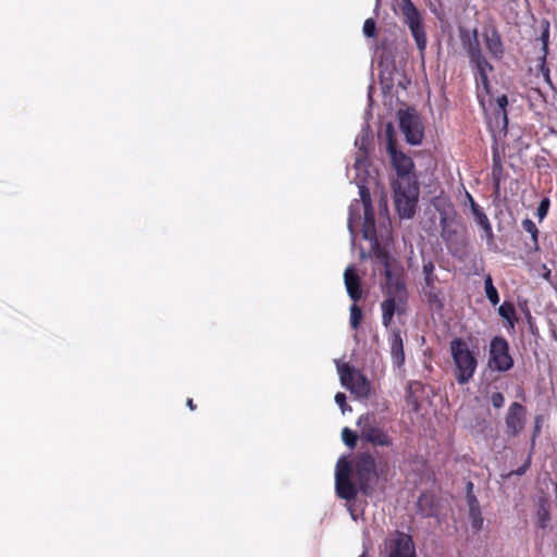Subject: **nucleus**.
Returning <instances> with one entry per match:
<instances>
[{"mask_svg": "<svg viewBox=\"0 0 557 557\" xmlns=\"http://www.w3.org/2000/svg\"><path fill=\"white\" fill-rule=\"evenodd\" d=\"M375 244L372 248L373 255L384 264L385 274V299L381 304L382 310V324L388 327L393 323L394 315H403L407 312L408 292L405 283L395 277L389 268L388 253L382 248L377 239L373 240Z\"/></svg>", "mask_w": 557, "mask_h": 557, "instance_id": "obj_1", "label": "nucleus"}, {"mask_svg": "<svg viewBox=\"0 0 557 557\" xmlns=\"http://www.w3.org/2000/svg\"><path fill=\"white\" fill-rule=\"evenodd\" d=\"M351 473L359 491L364 496H372L379 482H386L389 473V465L386 460H376L370 451L357 453L352 460Z\"/></svg>", "mask_w": 557, "mask_h": 557, "instance_id": "obj_2", "label": "nucleus"}, {"mask_svg": "<svg viewBox=\"0 0 557 557\" xmlns=\"http://www.w3.org/2000/svg\"><path fill=\"white\" fill-rule=\"evenodd\" d=\"M449 351L454 362L455 380L460 385L469 383L478 368V359L474 351L469 348L468 343L461 337L450 341Z\"/></svg>", "mask_w": 557, "mask_h": 557, "instance_id": "obj_3", "label": "nucleus"}, {"mask_svg": "<svg viewBox=\"0 0 557 557\" xmlns=\"http://www.w3.org/2000/svg\"><path fill=\"white\" fill-rule=\"evenodd\" d=\"M395 14L400 15L416 41L420 55L423 58L428 45L423 17L412 0H393Z\"/></svg>", "mask_w": 557, "mask_h": 557, "instance_id": "obj_4", "label": "nucleus"}, {"mask_svg": "<svg viewBox=\"0 0 557 557\" xmlns=\"http://www.w3.org/2000/svg\"><path fill=\"white\" fill-rule=\"evenodd\" d=\"M394 193V202L400 218L410 219L416 213V207L419 196L418 183H408L406 181H394L392 183Z\"/></svg>", "mask_w": 557, "mask_h": 557, "instance_id": "obj_5", "label": "nucleus"}, {"mask_svg": "<svg viewBox=\"0 0 557 557\" xmlns=\"http://www.w3.org/2000/svg\"><path fill=\"white\" fill-rule=\"evenodd\" d=\"M360 437L372 446L391 447L394 444L388 431L380 425L373 414H362L357 420Z\"/></svg>", "mask_w": 557, "mask_h": 557, "instance_id": "obj_6", "label": "nucleus"}, {"mask_svg": "<svg viewBox=\"0 0 557 557\" xmlns=\"http://www.w3.org/2000/svg\"><path fill=\"white\" fill-rule=\"evenodd\" d=\"M487 366L493 371L507 372L513 367L509 344L504 336L496 335L490 342Z\"/></svg>", "mask_w": 557, "mask_h": 557, "instance_id": "obj_7", "label": "nucleus"}, {"mask_svg": "<svg viewBox=\"0 0 557 557\" xmlns=\"http://www.w3.org/2000/svg\"><path fill=\"white\" fill-rule=\"evenodd\" d=\"M351 465L345 458H341L336 465L335 487L338 497L347 502L355 500L359 491L357 482L351 480Z\"/></svg>", "mask_w": 557, "mask_h": 557, "instance_id": "obj_8", "label": "nucleus"}, {"mask_svg": "<svg viewBox=\"0 0 557 557\" xmlns=\"http://www.w3.org/2000/svg\"><path fill=\"white\" fill-rule=\"evenodd\" d=\"M341 383L352 394L360 398H367L370 395V383L367 377L354 367L345 363L339 369Z\"/></svg>", "mask_w": 557, "mask_h": 557, "instance_id": "obj_9", "label": "nucleus"}, {"mask_svg": "<svg viewBox=\"0 0 557 557\" xmlns=\"http://www.w3.org/2000/svg\"><path fill=\"white\" fill-rule=\"evenodd\" d=\"M387 149L391 156L392 164L397 173L395 181H406L408 183H417L416 176L412 175L413 161L410 157L396 149L392 139L388 140Z\"/></svg>", "mask_w": 557, "mask_h": 557, "instance_id": "obj_10", "label": "nucleus"}, {"mask_svg": "<svg viewBox=\"0 0 557 557\" xmlns=\"http://www.w3.org/2000/svg\"><path fill=\"white\" fill-rule=\"evenodd\" d=\"M399 127L411 145H419L423 138V128L418 115L409 110L399 112Z\"/></svg>", "mask_w": 557, "mask_h": 557, "instance_id": "obj_11", "label": "nucleus"}, {"mask_svg": "<svg viewBox=\"0 0 557 557\" xmlns=\"http://www.w3.org/2000/svg\"><path fill=\"white\" fill-rule=\"evenodd\" d=\"M525 422V407L520 403H512L507 411L505 423L507 428V433L510 436H517L521 433L524 428Z\"/></svg>", "mask_w": 557, "mask_h": 557, "instance_id": "obj_12", "label": "nucleus"}, {"mask_svg": "<svg viewBox=\"0 0 557 557\" xmlns=\"http://www.w3.org/2000/svg\"><path fill=\"white\" fill-rule=\"evenodd\" d=\"M388 557H416L411 536L401 532L398 533L388 546Z\"/></svg>", "mask_w": 557, "mask_h": 557, "instance_id": "obj_13", "label": "nucleus"}, {"mask_svg": "<svg viewBox=\"0 0 557 557\" xmlns=\"http://www.w3.org/2000/svg\"><path fill=\"white\" fill-rule=\"evenodd\" d=\"M441 236L445 242L448 250L455 253V250L461 245L460 234L458 231V224L447 218L441 219Z\"/></svg>", "mask_w": 557, "mask_h": 557, "instance_id": "obj_14", "label": "nucleus"}, {"mask_svg": "<svg viewBox=\"0 0 557 557\" xmlns=\"http://www.w3.org/2000/svg\"><path fill=\"white\" fill-rule=\"evenodd\" d=\"M387 329H391L388 333L391 358L393 364L397 368H400L405 363L404 341L401 337V332L399 329H392L391 325Z\"/></svg>", "mask_w": 557, "mask_h": 557, "instance_id": "obj_15", "label": "nucleus"}, {"mask_svg": "<svg viewBox=\"0 0 557 557\" xmlns=\"http://www.w3.org/2000/svg\"><path fill=\"white\" fill-rule=\"evenodd\" d=\"M344 281L349 297L357 302L362 297L361 281L355 265H349L344 272Z\"/></svg>", "mask_w": 557, "mask_h": 557, "instance_id": "obj_16", "label": "nucleus"}, {"mask_svg": "<svg viewBox=\"0 0 557 557\" xmlns=\"http://www.w3.org/2000/svg\"><path fill=\"white\" fill-rule=\"evenodd\" d=\"M466 52L469 57L470 65L482 64L487 62L486 58L482 52V48L479 40L478 29L473 30L472 37H468L467 41L463 40Z\"/></svg>", "mask_w": 557, "mask_h": 557, "instance_id": "obj_17", "label": "nucleus"}, {"mask_svg": "<svg viewBox=\"0 0 557 557\" xmlns=\"http://www.w3.org/2000/svg\"><path fill=\"white\" fill-rule=\"evenodd\" d=\"M467 197L470 201L471 212L476 223L484 231L487 240H492L494 238V234L487 215L484 213L482 208L474 201L473 197L469 193H467Z\"/></svg>", "mask_w": 557, "mask_h": 557, "instance_id": "obj_18", "label": "nucleus"}, {"mask_svg": "<svg viewBox=\"0 0 557 557\" xmlns=\"http://www.w3.org/2000/svg\"><path fill=\"white\" fill-rule=\"evenodd\" d=\"M484 42L492 58L500 60L504 57V44L497 29L494 28L490 33L484 34Z\"/></svg>", "mask_w": 557, "mask_h": 557, "instance_id": "obj_19", "label": "nucleus"}, {"mask_svg": "<svg viewBox=\"0 0 557 557\" xmlns=\"http://www.w3.org/2000/svg\"><path fill=\"white\" fill-rule=\"evenodd\" d=\"M471 67L474 73L478 92L483 90L484 92L490 94L488 73L494 70L493 65L487 61L482 64L472 65Z\"/></svg>", "mask_w": 557, "mask_h": 557, "instance_id": "obj_20", "label": "nucleus"}, {"mask_svg": "<svg viewBox=\"0 0 557 557\" xmlns=\"http://www.w3.org/2000/svg\"><path fill=\"white\" fill-rule=\"evenodd\" d=\"M497 311H498V314L504 320H506L505 327L507 329V331L515 330V326H516V324L518 322V317H517V312H516V308H515L513 304L510 302V301H504L498 307Z\"/></svg>", "mask_w": 557, "mask_h": 557, "instance_id": "obj_21", "label": "nucleus"}, {"mask_svg": "<svg viewBox=\"0 0 557 557\" xmlns=\"http://www.w3.org/2000/svg\"><path fill=\"white\" fill-rule=\"evenodd\" d=\"M525 98L529 102V107L531 110L536 113H542V111L546 107V97L539 88H530L527 90Z\"/></svg>", "mask_w": 557, "mask_h": 557, "instance_id": "obj_22", "label": "nucleus"}, {"mask_svg": "<svg viewBox=\"0 0 557 557\" xmlns=\"http://www.w3.org/2000/svg\"><path fill=\"white\" fill-rule=\"evenodd\" d=\"M550 521L549 505L545 497H541L537 502V508L535 512V525L539 529H546Z\"/></svg>", "mask_w": 557, "mask_h": 557, "instance_id": "obj_23", "label": "nucleus"}, {"mask_svg": "<svg viewBox=\"0 0 557 557\" xmlns=\"http://www.w3.org/2000/svg\"><path fill=\"white\" fill-rule=\"evenodd\" d=\"M418 511L423 517H434L436 515L435 499L430 494H421L417 502Z\"/></svg>", "mask_w": 557, "mask_h": 557, "instance_id": "obj_24", "label": "nucleus"}, {"mask_svg": "<svg viewBox=\"0 0 557 557\" xmlns=\"http://www.w3.org/2000/svg\"><path fill=\"white\" fill-rule=\"evenodd\" d=\"M364 219L362 233L363 238L367 240H376V230H375V218L373 208L368 210H363Z\"/></svg>", "mask_w": 557, "mask_h": 557, "instance_id": "obj_25", "label": "nucleus"}, {"mask_svg": "<svg viewBox=\"0 0 557 557\" xmlns=\"http://www.w3.org/2000/svg\"><path fill=\"white\" fill-rule=\"evenodd\" d=\"M503 161L497 147L493 148L492 153V178L496 188L499 187L503 175Z\"/></svg>", "mask_w": 557, "mask_h": 557, "instance_id": "obj_26", "label": "nucleus"}, {"mask_svg": "<svg viewBox=\"0 0 557 557\" xmlns=\"http://www.w3.org/2000/svg\"><path fill=\"white\" fill-rule=\"evenodd\" d=\"M468 504H469V516L472 521V527L475 530H479L482 528V524H483V518L481 515L479 503H478L476 498L473 495H471V496H468Z\"/></svg>", "mask_w": 557, "mask_h": 557, "instance_id": "obj_27", "label": "nucleus"}, {"mask_svg": "<svg viewBox=\"0 0 557 557\" xmlns=\"http://www.w3.org/2000/svg\"><path fill=\"white\" fill-rule=\"evenodd\" d=\"M422 271L424 274V283L425 286L430 289L435 288V283L437 282V275L435 274V265L433 261H428L423 263Z\"/></svg>", "mask_w": 557, "mask_h": 557, "instance_id": "obj_28", "label": "nucleus"}, {"mask_svg": "<svg viewBox=\"0 0 557 557\" xmlns=\"http://www.w3.org/2000/svg\"><path fill=\"white\" fill-rule=\"evenodd\" d=\"M484 290L491 305L496 306L499 302V295L497 288L493 284V278L490 274L484 277Z\"/></svg>", "mask_w": 557, "mask_h": 557, "instance_id": "obj_29", "label": "nucleus"}, {"mask_svg": "<svg viewBox=\"0 0 557 557\" xmlns=\"http://www.w3.org/2000/svg\"><path fill=\"white\" fill-rule=\"evenodd\" d=\"M521 225H522L523 231H525L527 233H529L531 235L532 248L534 250H537L539 249V230H537L535 223L531 219H524V220H522Z\"/></svg>", "mask_w": 557, "mask_h": 557, "instance_id": "obj_30", "label": "nucleus"}, {"mask_svg": "<svg viewBox=\"0 0 557 557\" xmlns=\"http://www.w3.org/2000/svg\"><path fill=\"white\" fill-rule=\"evenodd\" d=\"M362 320V311L360 307L354 302L350 306V326L354 330H357L361 323Z\"/></svg>", "mask_w": 557, "mask_h": 557, "instance_id": "obj_31", "label": "nucleus"}, {"mask_svg": "<svg viewBox=\"0 0 557 557\" xmlns=\"http://www.w3.org/2000/svg\"><path fill=\"white\" fill-rule=\"evenodd\" d=\"M342 440L346 446H348L349 448H354L357 445L358 435L349 428H344L342 430Z\"/></svg>", "mask_w": 557, "mask_h": 557, "instance_id": "obj_32", "label": "nucleus"}, {"mask_svg": "<svg viewBox=\"0 0 557 557\" xmlns=\"http://www.w3.org/2000/svg\"><path fill=\"white\" fill-rule=\"evenodd\" d=\"M496 104L499 109V113H502V116H503V121H504V125L503 127L506 128L507 127V122H508V119H507V113H506V107L508 106V98L506 95H502L499 97H497L496 99Z\"/></svg>", "mask_w": 557, "mask_h": 557, "instance_id": "obj_33", "label": "nucleus"}, {"mask_svg": "<svg viewBox=\"0 0 557 557\" xmlns=\"http://www.w3.org/2000/svg\"><path fill=\"white\" fill-rule=\"evenodd\" d=\"M359 195H360V199L362 201V205H363V210H370L373 208L372 206V201H371V195H370V191L369 189L366 187V186H360L359 187Z\"/></svg>", "mask_w": 557, "mask_h": 557, "instance_id": "obj_34", "label": "nucleus"}, {"mask_svg": "<svg viewBox=\"0 0 557 557\" xmlns=\"http://www.w3.org/2000/svg\"><path fill=\"white\" fill-rule=\"evenodd\" d=\"M549 206H550V200L547 197H544L540 201L539 207H537V212H536L540 221L544 220L545 216L547 215Z\"/></svg>", "mask_w": 557, "mask_h": 557, "instance_id": "obj_35", "label": "nucleus"}, {"mask_svg": "<svg viewBox=\"0 0 557 557\" xmlns=\"http://www.w3.org/2000/svg\"><path fill=\"white\" fill-rule=\"evenodd\" d=\"M376 30V23L373 18H367L363 23V34L367 37H374Z\"/></svg>", "mask_w": 557, "mask_h": 557, "instance_id": "obj_36", "label": "nucleus"}, {"mask_svg": "<svg viewBox=\"0 0 557 557\" xmlns=\"http://www.w3.org/2000/svg\"><path fill=\"white\" fill-rule=\"evenodd\" d=\"M518 307H519L520 311L523 313L528 323L531 325L533 322V317H532L531 310L529 308L528 300L527 299L520 300L518 302Z\"/></svg>", "mask_w": 557, "mask_h": 557, "instance_id": "obj_37", "label": "nucleus"}, {"mask_svg": "<svg viewBox=\"0 0 557 557\" xmlns=\"http://www.w3.org/2000/svg\"><path fill=\"white\" fill-rule=\"evenodd\" d=\"M491 403L494 408L499 409L504 406L505 397L500 392H495L491 396Z\"/></svg>", "mask_w": 557, "mask_h": 557, "instance_id": "obj_38", "label": "nucleus"}, {"mask_svg": "<svg viewBox=\"0 0 557 557\" xmlns=\"http://www.w3.org/2000/svg\"><path fill=\"white\" fill-rule=\"evenodd\" d=\"M335 401L339 406V408L342 409L343 412H345L347 408L349 410H351L350 407H348V405L346 403V395L344 393L338 392L335 395Z\"/></svg>", "mask_w": 557, "mask_h": 557, "instance_id": "obj_39", "label": "nucleus"}, {"mask_svg": "<svg viewBox=\"0 0 557 557\" xmlns=\"http://www.w3.org/2000/svg\"><path fill=\"white\" fill-rule=\"evenodd\" d=\"M530 457L528 458V460L521 466L519 467L517 470L513 471L515 474L517 475H522L525 473V471L528 470V468L530 467Z\"/></svg>", "mask_w": 557, "mask_h": 557, "instance_id": "obj_40", "label": "nucleus"}, {"mask_svg": "<svg viewBox=\"0 0 557 557\" xmlns=\"http://www.w3.org/2000/svg\"><path fill=\"white\" fill-rule=\"evenodd\" d=\"M542 40H543V44H544V49H547V42H548V29H545V30L542 33Z\"/></svg>", "mask_w": 557, "mask_h": 557, "instance_id": "obj_41", "label": "nucleus"}, {"mask_svg": "<svg viewBox=\"0 0 557 557\" xmlns=\"http://www.w3.org/2000/svg\"><path fill=\"white\" fill-rule=\"evenodd\" d=\"M186 405L188 406V408L190 410H195L196 409V405H195V403H194V400L191 398L187 399Z\"/></svg>", "mask_w": 557, "mask_h": 557, "instance_id": "obj_42", "label": "nucleus"}, {"mask_svg": "<svg viewBox=\"0 0 557 557\" xmlns=\"http://www.w3.org/2000/svg\"><path fill=\"white\" fill-rule=\"evenodd\" d=\"M359 557H368V553L363 552Z\"/></svg>", "mask_w": 557, "mask_h": 557, "instance_id": "obj_43", "label": "nucleus"}]
</instances>
